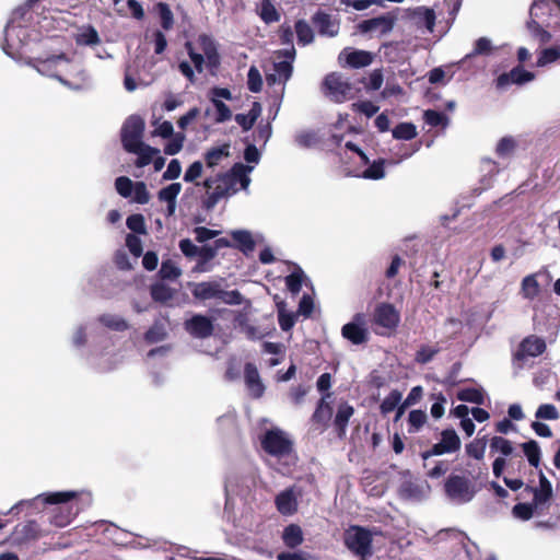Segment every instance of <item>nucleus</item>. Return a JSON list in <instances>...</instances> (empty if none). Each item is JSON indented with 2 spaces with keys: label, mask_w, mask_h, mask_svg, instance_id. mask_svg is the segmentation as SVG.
<instances>
[{
  "label": "nucleus",
  "mask_w": 560,
  "mask_h": 560,
  "mask_svg": "<svg viewBox=\"0 0 560 560\" xmlns=\"http://www.w3.org/2000/svg\"><path fill=\"white\" fill-rule=\"evenodd\" d=\"M23 63L71 91L79 92L92 86L88 70L63 51H44L36 57H25Z\"/></svg>",
  "instance_id": "f257e3e1"
},
{
  "label": "nucleus",
  "mask_w": 560,
  "mask_h": 560,
  "mask_svg": "<svg viewBox=\"0 0 560 560\" xmlns=\"http://www.w3.org/2000/svg\"><path fill=\"white\" fill-rule=\"evenodd\" d=\"M52 19L40 18L34 11H27V7H19L12 11L4 27V43L2 49L5 55L16 61H23L21 51L28 42L39 39L42 32H49L52 28Z\"/></svg>",
  "instance_id": "f03ea898"
},
{
  "label": "nucleus",
  "mask_w": 560,
  "mask_h": 560,
  "mask_svg": "<svg viewBox=\"0 0 560 560\" xmlns=\"http://www.w3.org/2000/svg\"><path fill=\"white\" fill-rule=\"evenodd\" d=\"M42 502L43 504L51 505L49 510V523L56 527L68 526L73 518L83 510L84 505H89L91 502L90 494L83 491H57V492H45L36 495L30 500H21L15 503L7 513H19L24 506L35 508V505Z\"/></svg>",
  "instance_id": "7ed1b4c3"
},
{
  "label": "nucleus",
  "mask_w": 560,
  "mask_h": 560,
  "mask_svg": "<svg viewBox=\"0 0 560 560\" xmlns=\"http://www.w3.org/2000/svg\"><path fill=\"white\" fill-rule=\"evenodd\" d=\"M350 132V122L348 121V114H340L339 119L334 125L332 133L330 137L331 143L337 149L336 155L338 162L342 167L343 175L350 176V167L348 166L349 158L348 151L350 150V139H346V135Z\"/></svg>",
  "instance_id": "20e7f679"
},
{
  "label": "nucleus",
  "mask_w": 560,
  "mask_h": 560,
  "mask_svg": "<svg viewBox=\"0 0 560 560\" xmlns=\"http://www.w3.org/2000/svg\"><path fill=\"white\" fill-rule=\"evenodd\" d=\"M325 97L334 103H343L350 96V79L341 72H330L320 84Z\"/></svg>",
  "instance_id": "39448f33"
},
{
  "label": "nucleus",
  "mask_w": 560,
  "mask_h": 560,
  "mask_svg": "<svg viewBox=\"0 0 560 560\" xmlns=\"http://www.w3.org/2000/svg\"><path fill=\"white\" fill-rule=\"evenodd\" d=\"M396 21V15L392 12H387L383 15L358 22L354 25V33L370 36H383L393 31Z\"/></svg>",
  "instance_id": "423d86ee"
},
{
  "label": "nucleus",
  "mask_w": 560,
  "mask_h": 560,
  "mask_svg": "<svg viewBox=\"0 0 560 560\" xmlns=\"http://www.w3.org/2000/svg\"><path fill=\"white\" fill-rule=\"evenodd\" d=\"M373 323L382 328L380 335L392 336L400 323V314L393 304L381 303L373 312Z\"/></svg>",
  "instance_id": "0eeeda50"
},
{
  "label": "nucleus",
  "mask_w": 560,
  "mask_h": 560,
  "mask_svg": "<svg viewBox=\"0 0 560 560\" xmlns=\"http://www.w3.org/2000/svg\"><path fill=\"white\" fill-rule=\"evenodd\" d=\"M261 446L265 452L278 458L289 457L292 452V442L279 429L268 430L261 439Z\"/></svg>",
  "instance_id": "6e6552de"
},
{
  "label": "nucleus",
  "mask_w": 560,
  "mask_h": 560,
  "mask_svg": "<svg viewBox=\"0 0 560 560\" xmlns=\"http://www.w3.org/2000/svg\"><path fill=\"white\" fill-rule=\"evenodd\" d=\"M144 126V120L138 115H131L125 120L120 137L126 151L133 150L136 145L143 142Z\"/></svg>",
  "instance_id": "1a4fd4ad"
},
{
  "label": "nucleus",
  "mask_w": 560,
  "mask_h": 560,
  "mask_svg": "<svg viewBox=\"0 0 560 560\" xmlns=\"http://www.w3.org/2000/svg\"><path fill=\"white\" fill-rule=\"evenodd\" d=\"M444 490L450 499L459 502H468L474 497V491L470 490V481L464 476L450 475L445 481Z\"/></svg>",
  "instance_id": "9d476101"
},
{
  "label": "nucleus",
  "mask_w": 560,
  "mask_h": 560,
  "mask_svg": "<svg viewBox=\"0 0 560 560\" xmlns=\"http://www.w3.org/2000/svg\"><path fill=\"white\" fill-rule=\"evenodd\" d=\"M352 553L360 557L361 560H366L373 555L372 533L357 525H352Z\"/></svg>",
  "instance_id": "9b49d317"
},
{
  "label": "nucleus",
  "mask_w": 560,
  "mask_h": 560,
  "mask_svg": "<svg viewBox=\"0 0 560 560\" xmlns=\"http://www.w3.org/2000/svg\"><path fill=\"white\" fill-rule=\"evenodd\" d=\"M546 341L542 338L529 335L520 342L513 354V361L523 362L527 357H538L546 351Z\"/></svg>",
  "instance_id": "f8f14e48"
},
{
  "label": "nucleus",
  "mask_w": 560,
  "mask_h": 560,
  "mask_svg": "<svg viewBox=\"0 0 560 560\" xmlns=\"http://www.w3.org/2000/svg\"><path fill=\"white\" fill-rule=\"evenodd\" d=\"M535 79V74L525 70L521 65L509 72L501 73L494 81L498 90H504L511 84L522 85Z\"/></svg>",
  "instance_id": "ddd939ff"
},
{
  "label": "nucleus",
  "mask_w": 560,
  "mask_h": 560,
  "mask_svg": "<svg viewBox=\"0 0 560 560\" xmlns=\"http://www.w3.org/2000/svg\"><path fill=\"white\" fill-rule=\"evenodd\" d=\"M301 497V490L296 487H290L276 495L275 504L281 515L290 516L298 511V499Z\"/></svg>",
  "instance_id": "4468645a"
},
{
  "label": "nucleus",
  "mask_w": 560,
  "mask_h": 560,
  "mask_svg": "<svg viewBox=\"0 0 560 560\" xmlns=\"http://www.w3.org/2000/svg\"><path fill=\"white\" fill-rule=\"evenodd\" d=\"M185 329L195 338L205 339L212 335V320L201 314H196L185 322Z\"/></svg>",
  "instance_id": "2eb2a0df"
},
{
  "label": "nucleus",
  "mask_w": 560,
  "mask_h": 560,
  "mask_svg": "<svg viewBox=\"0 0 560 560\" xmlns=\"http://www.w3.org/2000/svg\"><path fill=\"white\" fill-rule=\"evenodd\" d=\"M244 380H245L246 388L252 398L258 399V398L262 397L266 387L260 378L257 366L254 363L247 362L245 364Z\"/></svg>",
  "instance_id": "dca6fc26"
},
{
  "label": "nucleus",
  "mask_w": 560,
  "mask_h": 560,
  "mask_svg": "<svg viewBox=\"0 0 560 560\" xmlns=\"http://www.w3.org/2000/svg\"><path fill=\"white\" fill-rule=\"evenodd\" d=\"M217 182L222 184L228 195L231 197L238 191L237 188V179L235 172V164L231 167L230 171L225 173H219L214 176H209L202 182L203 188H212Z\"/></svg>",
  "instance_id": "f3484780"
},
{
  "label": "nucleus",
  "mask_w": 560,
  "mask_h": 560,
  "mask_svg": "<svg viewBox=\"0 0 560 560\" xmlns=\"http://www.w3.org/2000/svg\"><path fill=\"white\" fill-rule=\"evenodd\" d=\"M13 536L18 544H24L38 539L42 536V530L39 524L32 520L16 525Z\"/></svg>",
  "instance_id": "a211bd4d"
},
{
  "label": "nucleus",
  "mask_w": 560,
  "mask_h": 560,
  "mask_svg": "<svg viewBox=\"0 0 560 560\" xmlns=\"http://www.w3.org/2000/svg\"><path fill=\"white\" fill-rule=\"evenodd\" d=\"M222 291V284L219 281H203L197 283L192 289L194 298L198 300H219Z\"/></svg>",
  "instance_id": "6ab92c4d"
},
{
  "label": "nucleus",
  "mask_w": 560,
  "mask_h": 560,
  "mask_svg": "<svg viewBox=\"0 0 560 560\" xmlns=\"http://www.w3.org/2000/svg\"><path fill=\"white\" fill-rule=\"evenodd\" d=\"M205 195L200 199L201 208L207 212L214 209L219 201L230 197L220 182H217L212 188H205Z\"/></svg>",
  "instance_id": "aec40b11"
},
{
  "label": "nucleus",
  "mask_w": 560,
  "mask_h": 560,
  "mask_svg": "<svg viewBox=\"0 0 560 560\" xmlns=\"http://www.w3.org/2000/svg\"><path fill=\"white\" fill-rule=\"evenodd\" d=\"M205 195L200 199L201 208L207 212L214 209L219 201L230 197L220 182H217L212 188H205Z\"/></svg>",
  "instance_id": "412c9836"
},
{
  "label": "nucleus",
  "mask_w": 560,
  "mask_h": 560,
  "mask_svg": "<svg viewBox=\"0 0 560 560\" xmlns=\"http://www.w3.org/2000/svg\"><path fill=\"white\" fill-rule=\"evenodd\" d=\"M312 21L320 35L332 37L338 34V24L325 12H316L312 18Z\"/></svg>",
  "instance_id": "4be33fe9"
},
{
  "label": "nucleus",
  "mask_w": 560,
  "mask_h": 560,
  "mask_svg": "<svg viewBox=\"0 0 560 560\" xmlns=\"http://www.w3.org/2000/svg\"><path fill=\"white\" fill-rule=\"evenodd\" d=\"M526 490L533 492L534 503L536 506L544 505L552 497L551 482L547 479V477L542 472L539 474V487L533 488V487L527 486Z\"/></svg>",
  "instance_id": "5701e85b"
},
{
  "label": "nucleus",
  "mask_w": 560,
  "mask_h": 560,
  "mask_svg": "<svg viewBox=\"0 0 560 560\" xmlns=\"http://www.w3.org/2000/svg\"><path fill=\"white\" fill-rule=\"evenodd\" d=\"M330 397V393L323 395L312 417L313 422L320 424L322 427H326L332 416V408L330 406V401L328 400Z\"/></svg>",
  "instance_id": "b1692460"
},
{
  "label": "nucleus",
  "mask_w": 560,
  "mask_h": 560,
  "mask_svg": "<svg viewBox=\"0 0 560 560\" xmlns=\"http://www.w3.org/2000/svg\"><path fill=\"white\" fill-rule=\"evenodd\" d=\"M409 18L416 20L418 24L423 23L429 32H433L435 26V12L433 9L425 7H417L409 10Z\"/></svg>",
  "instance_id": "393cba45"
},
{
  "label": "nucleus",
  "mask_w": 560,
  "mask_h": 560,
  "mask_svg": "<svg viewBox=\"0 0 560 560\" xmlns=\"http://www.w3.org/2000/svg\"><path fill=\"white\" fill-rule=\"evenodd\" d=\"M235 328L243 332L250 340L261 339L265 335L258 327L252 325L245 313H238L234 319Z\"/></svg>",
  "instance_id": "a878e982"
},
{
  "label": "nucleus",
  "mask_w": 560,
  "mask_h": 560,
  "mask_svg": "<svg viewBox=\"0 0 560 560\" xmlns=\"http://www.w3.org/2000/svg\"><path fill=\"white\" fill-rule=\"evenodd\" d=\"M75 44L78 46H95L101 43L100 35L96 28L92 25H83L79 28L74 36Z\"/></svg>",
  "instance_id": "bb28decb"
},
{
  "label": "nucleus",
  "mask_w": 560,
  "mask_h": 560,
  "mask_svg": "<svg viewBox=\"0 0 560 560\" xmlns=\"http://www.w3.org/2000/svg\"><path fill=\"white\" fill-rule=\"evenodd\" d=\"M128 152L133 153L138 156L136 161V165L138 167H144L149 165L152 162L153 158L160 154L159 149L145 144L144 142L136 145L133 150H129Z\"/></svg>",
  "instance_id": "cd10ccee"
},
{
  "label": "nucleus",
  "mask_w": 560,
  "mask_h": 560,
  "mask_svg": "<svg viewBox=\"0 0 560 560\" xmlns=\"http://www.w3.org/2000/svg\"><path fill=\"white\" fill-rule=\"evenodd\" d=\"M232 238L236 243V247L245 255H248L255 249V241L247 230H234L231 232Z\"/></svg>",
  "instance_id": "c85d7f7f"
},
{
  "label": "nucleus",
  "mask_w": 560,
  "mask_h": 560,
  "mask_svg": "<svg viewBox=\"0 0 560 560\" xmlns=\"http://www.w3.org/2000/svg\"><path fill=\"white\" fill-rule=\"evenodd\" d=\"M275 73L267 75L268 84H273L277 81V77L280 81L287 82L292 77L293 63L290 60H280L273 63Z\"/></svg>",
  "instance_id": "c756f323"
},
{
  "label": "nucleus",
  "mask_w": 560,
  "mask_h": 560,
  "mask_svg": "<svg viewBox=\"0 0 560 560\" xmlns=\"http://www.w3.org/2000/svg\"><path fill=\"white\" fill-rule=\"evenodd\" d=\"M307 283H310V279L300 266H295L294 270L285 277V285L292 294H298L302 285Z\"/></svg>",
  "instance_id": "7c9ffc66"
},
{
  "label": "nucleus",
  "mask_w": 560,
  "mask_h": 560,
  "mask_svg": "<svg viewBox=\"0 0 560 560\" xmlns=\"http://www.w3.org/2000/svg\"><path fill=\"white\" fill-rule=\"evenodd\" d=\"M282 540H283V544L288 548H290V549L296 548L304 540L302 528L299 525H296V524L288 525L283 529Z\"/></svg>",
  "instance_id": "2f4dec72"
},
{
  "label": "nucleus",
  "mask_w": 560,
  "mask_h": 560,
  "mask_svg": "<svg viewBox=\"0 0 560 560\" xmlns=\"http://www.w3.org/2000/svg\"><path fill=\"white\" fill-rule=\"evenodd\" d=\"M230 156V144L225 143L221 147L211 148L205 153V162L207 167L213 168L220 164V162Z\"/></svg>",
  "instance_id": "473e14b6"
},
{
  "label": "nucleus",
  "mask_w": 560,
  "mask_h": 560,
  "mask_svg": "<svg viewBox=\"0 0 560 560\" xmlns=\"http://www.w3.org/2000/svg\"><path fill=\"white\" fill-rule=\"evenodd\" d=\"M350 419V405L343 402L339 406L334 419V427L339 438L346 435L347 424Z\"/></svg>",
  "instance_id": "72a5a7b5"
},
{
  "label": "nucleus",
  "mask_w": 560,
  "mask_h": 560,
  "mask_svg": "<svg viewBox=\"0 0 560 560\" xmlns=\"http://www.w3.org/2000/svg\"><path fill=\"white\" fill-rule=\"evenodd\" d=\"M352 176L375 180L383 178L385 176L384 160L380 159L377 161H374L370 166H368L362 172L352 171Z\"/></svg>",
  "instance_id": "f704fd0d"
},
{
  "label": "nucleus",
  "mask_w": 560,
  "mask_h": 560,
  "mask_svg": "<svg viewBox=\"0 0 560 560\" xmlns=\"http://www.w3.org/2000/svg\"><path fill=\"white\" fill-rule=\"evenodd\" d=\"M258 15L266 24L279 22L281 19V14L270 0H261Z\"/></svg>",
  "instance_id": "c9c22d12"
},
{
  "label": "nucleus",
  "mask_w": 560,
  "mask_h": 560,
  "mask_svg": "<svg viewBox=\"0 0 560 560\" xmlns=\"http://www.w3.org/2000/svg\"><path fill=\"white\" fill-rule=\"evenodd\" d=\"M521 447L526 456L530 466L537 468L540 464L541 452L538 443L535 440L524 442Z\"/></svg>",
  "instance_id": "e433bc0d"
},
{
  "label": "nucleus",
  "mask_w": 560,
  "mask_h": 560,
  "mask_svg": "<svg viewBox=\"0 0 560 560\" xmlns=\"http://www.w3.org/2000/svg\"><path fill=\"white\" fill-rule=\"evenodd\" d=\"M294 30L300 45L306 46L313 43L314 32L305 20H298L295 22Z\"/></svg>",
  "instance_id": "4c0bfd02"
},
{
  "label": "nucleus",
  "mask_w": 560,
  "mask_h": 560,
  "mask_svg": "<svg viewBox=\"0 0 560 560\" xmlns=\"http://www.w3.org/2000/svg\"><path fill=\"white\" fill-rule=\"evenodd\" d=\"M98 322L115 331H125L129 328V324L119 315L103 314L98 317Z\"/></svg>",
  "instance_id": "58836bf2"
},
{
  "label": "nucleus",
  "mask_w": 560,
  "mask_h": 560,
  "mask_svg": "<svg viewBox=\"0 0 560 560\" xmlns=\"http://www.w3.org/2000/svg\"><path fill=\"white\" fill-rule=\"evenodd\" d=\"M441 443L448 453H454L460 448V440L454 429H445L441 433Z\"/></svg>",
  "instance_id": "ea45409f"
},
{
  "label": "nucleus",
  "mask_w": 560,
  "mask_h": 560,
  "mask_svg": "<svg viewBox=\"0 0 560 560\" xmlns=\"http://www.w3.org/2000/svg\"><path fill=\"white\" fill-rule=\"evenodd\" d=\"M423 119L430 127H442L445 128L448 125V117L443 112L434 109H427L423 113Z\"/></svg>",
  "instance_id": "a19ab883"
},
{
  "label": "nucleus",
  "mask_w": 560,
  "mask_h": 560,
  "mask_svg": "<svg viewBox=\"0 0 560 560\" xmlns=\"http://www.w3.org/2000/svg\"><path fill=\"white\" fill-rule=\"evenodd\" d=\"M392 132L393 137L398 140H411L417 137V128L412 122H400Z\"/></svg>",
  "instance_id": "79ce46f5"
},
{
  "label": "nucleus",
  "mask_w": 560,
  "mask_h": 560,
  "mask_svg": "<svg viewBox=\"0 0 560 560\" xmlns=\"http://www.w3.org/2000/svg\"><path fill=\"white\" fill-rule=\"evenodd\" d=\"M487 446V438H478L470 443L466 444V453L468 456L481 460L485 456V451Z\"/></svg>",
  "instance_id": "37998d69"
},
{
  "label": "nucleus",
  "mask_w": 560,
  "mask_h": 560,
  "mask_svg": "<svg viewBox=\"0 0 560 560\" xmlns=\"http://www.w3.org/2000/svg\"><path fill=\"white\" fill-rule=\"evenodd\" d=\"M166 329L162 322L156 320L144 334V339L149 343L162 341L166 337Z\"/></svg>",
  "instance_id": "c03bdc74"
},
{
  "label": "nucleus",
  "mask_w": 560,
  "mask_h": 560,
  "mask_svg": "<svg viewBox=\"0 0 560 560\" xmlns=\"http://www.w3.org/2000/svg\"><path fill=\"white\" fill-rule=\"evenodd\" d=\"M155 9L160 16L161 26L163 27V30H171L174 25V15L168 4L165 2H158Z\"/></svg>",
  "instance_id": "a18cd8bd"
},
{
  "label": "nucleus",
  "mask_w": 560,
  "mask_h": 560,
  "mask_svg": "<svg viewBox=\"0 0 560 560\" xmlns=\"http://www.w3.org/2000/svg\"><path fill=\"white\" fill-rule=\"evenodd\" d=\"M318 139L317 135L313 130H302L295 133L294 142L298 147L308 149L316 145Z\"/></svg>",
  "instance_id": "49530a36"
},
{
  "label": "nucleus",
  "mask_w": 560,
  "mask_h": 560,
  "mask_svg": "<svg viewBox=\"0 0 560 560\" xmlns=\"http://www.w3.org/2000/svg\"><path fill=\"white\" fill-rule=\"evenodd\" d=\"M182 190V184L180 183H172L167 185L166 187H163L158 192V198L160 201L163 202H176L177 196L179 195Z\"/></svg>",
  "instance_id": "de8ad7c7"
},
{
  "label": "nucleus",
  "mask_w": 560,
  "mask_h": 560,
  "mask_svg": "<svg viewBox=\"0 0 560 560\" xmlns=\"http://www.w3.org/2000/svg\"><path fill=\"white\" fill-rule=\"evenodd\" d=\"M457 399L477 405H482L485 401L483 393L472 387L460 389L457 393Z\"/></svg>",
  "instance_id": "09e8293b"
},
{
  "label": "nucleus",
  "mask_w": 560,
  "mask_h": 560,
  "mask_svg": "<svg viewBox=\"0 0 560 560\" xmlns=\"http://www.w3.org/2000/svg\"><path fill=\"white\" fill-rule=\"evenodd\" d=\"M492 452H500L503 456H510L513 453L512 442L503 436H493L490 441Z\"/></svg>",
  "instance_id": "8fccbe9b"
},
{
  "label": "nucleus",
  "mask_w": 560,
  "mask_h": 560,
  "mask_svg": "<svg viewBox=\"0 0 560 560\" xmlns=\"http://www.w3.org/2000/svg\"><path fill=\"white\" fill-rule=\"evenodd\" d=\"M374 54L366 50L352 49V68L359 69L372 63Z\"/></svg>",
  "instance_id": "3c124183"
},
{
  "label": "nucleus",
  "mask_w": 560,
  "mask_h": 560,
  "mask_svg": "<svg viewBox=\"0 0 560 560\" xmlns=\"http://www.w3.org/2000/svg\"><path fill=\"white\" fill-rule=\"evenodd\" d=\"M522 292L525 298L534 299L539 293V284L534 275L526 276L522 281Z\"/></svg>",
  "instance_id": "603ef678"
},
{
  "label": "nucleus",
  "mask_w": 560,
  "mask_h": 560,
  "mask_svg": "<svg viewBox=\"0 0 560 560\" xmlns=\"http://www.w3.org/2000/svg\"><path fill=\"white\" fill-rule=\"evenodd\" d=\"M401 400V393L397 389H393L382 401L381 411L386 415L394 411Z\"/></svg>",
  "instance_id": "864d4df0"
},
{
  "label": "nucleus",
  "mask_w": 560,
  "mask_h": 560,
  "mask_svg": "<svg viewBox=\"0 0 560 560\" xmlns=\"http://www.w3.org/2000/svg\"><path fill=\"white\" fill-rule=\"evenodd\" d=\"M537 506L535 503H517L512 509V514L514 517L520 518L522 521H528L533 517L535 509Z\"/></svg>",
  "instance_id": "5fc2aeb1"
},
{
  "label": "nucleus",
  "mask_w": 560,
  "mask_h": 560,
  "mask_svg": "<svg viewBox=\"0 0 560 560\" xmlns=\"http://www.w3.org/2000/svg\"><path fill=\"white\" fill-rule=\"evenodd\" d=\"M115 188L121 197L129 198L132 196L135 183L127 176H119L115 179Z\"/></svg>",
  "instance_id": "6e6d98bb"
},
{
  "label": "nucleus",
  "mask_w": 560,
  "mask_h": 560,
  "mask_svg": "<svg viewBox=\"0 0 560 560\" xmlns=\"http://www.w3.org/2000/svg\"><path fill=\"white\" fill-rule=\"evenodd\" d=\"M247 88L253 93H258L261 91V74L255 66H252L247 72Z\"/></svg>",
  "instance_id": "4d7b16f0"
},
{
  "label": "nucleus",
  "mask_w": 560,
  "mask_h": 560,
  "mask_svg": "<svg viewBox=\"0 0 560 560\" xmlns=\"http://www.w3.org/2000/svg\"><path fill=\"white\" fill-rule=\"evenodd\" d=\"M253 170V166L244 165L243 163H235L237 184H240L241 188L244 190H246L250 184V177L248 176V174Z\"/></svg>",
  "instance_id": "13d9d810"
},
{
  "label": "nucleus",
  "mask_w": 560,
  "mask_h": 560,
  "mask_svg": "<svg viewBox=\"0 0 560 560\" xmlns=\"http://www.w3.org/2000/svg\"><path fill=\"white\" fill-rule=\"evenodd\" d=\"M560 58V48L559 47H550L545 48L540 52L536 66L545 67L548 63L555 62Z\"/></svg>",
  "instance_id": "bf43d9fd"
},
{
  "label": "nucleus",
  "mask_w": 560,
  "mask_h": 560,
  "mask_svg": "<svg viewBox=\"0 0 560 560\" xmlns=\"http://www.w3.org/2000/svg\"><path fill=\"white\" fill-rule=\"evenodd\" d=\"M180 273V269L172 260L163 261L159 270L160 277L165 280H175Z\"/></svg>",
  "instance_id": "052dcab7"
},
{
  "label": "nucleus",
  "mask_w": 560,
  "mask_h": 560,
  "mask_svg": "<svg viewBox=\"0 0 560 560\" xmlns=\"http://www.w3.org/2000/svg\"><path fill=\"white\" fill-rule=\"evenodd\" d=\"M151 296L156 302H166L172 299L173 292L164 283H155L151 287Z\"/></svg>",
  "instance_id": "680f3d73"
},
{
  "label": "nucleus",
  "mask_w": 560,
  "mask_h": 560,
  "mask_svg": "<svg viewBox=\"0 0 560 560\" xmlns=\"http://www.w3.org/2000/svg\"><path fill=\"white\" fill-rule=\"evenodd\" d=\"M427 421V413L420 409H415L409 412L408 423L410 425L409 432L419 431Z\"/></svg>",
  "instance_id": "e2e57ef3"
},
{
  "label": "nucleus",
  "mask_w": 560,
  "mask_h": 560,
  "mask_svg": "<svg viewBox=\"0 0 560 560\" xmlns=\"http://www.w3.org/2000/svg\"><path fill=\"white\" fill-rule=\"evenodd\" d=\"M516 148V141L512 137H503L497 144L495 153L500 158L511 155Z\"/></svg>",
  "instance_id": "0e129e2a"
},
{
  "label": "nucleus",
  "mask_w": 560,
  "mask_h": 560,
  "mask_svg": "<svg viewBox=\"0 0 560 560\" xmlns=\"http://www.w3.org/2000/svg\"><path fill=\"white\" fill-rule=\"evenodd\" d=\"M126 225L130 231L137 234L147 233L144 217L140 213L129 215L126 220Z\"/></svg>",
  "instance_id": "69168bd1"
},
{
  "label": "nucleus",
  "mask_w": 560,
  "mask_h": 560,
  "mask_svg": "<svg viewBox=\"0 0 560 560\" xmlns=\"http://www.w3.org/2000/svg\"><path fill=\"white\" fill-rule=\"evenodd\" d=\"M203 171V164L200 161L192 162L184 174V180L186 183H195L197 186L199 183H196V180L202 175Z\"/></svg>",
  "instance_id": "338daca9"
},
{
  "label": "nucleus",
  "mask_w": 560,
  "mask_h": 560,
  "mask_svg": "<svg viewBox=\"0 0 560 560\" xmlns=\"http://www.w3.org/2000/svg\"><path fill=\"white\" fill-rule=\"evenodd\" d=\"M440 351L439 348L430 347V346H421L420 349L416 352L415 360L419 364L429 363L435 354Z\"/></svg>",
  "instance_id": "774afa93"
}]
</instances>
